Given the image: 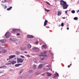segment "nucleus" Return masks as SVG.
<instances>
[{"instance_id": "56", "label": "nucleus", "mask_w": 79, "mask_h": 79, "mask_svg": "<svg viewBox=\"0 0 79 79\" xmlns=\"http://www.w3.org/2000/svg\"><path fill=\"white\" fill-rule=\"evenodd\" d=\"M71 65H72V64H70V66H71Z\"/></svg>"}, {"instance_id": "43", "label": "nucleus", "mask_w": 79, "mask_h": 79, "mask_svg": "<svg viewBox=\"0 0 79 79\" xmlns=\"http://www.w3.org/2000/svg\"><path fill=\"white\" fill-rule=\"evenodd\" d=\"M36 44H39V42H37V41L36 42Z\"/></svg>"}, {"instance_id": "27", "label": "nucleus", "mask_w": 79, "mask_h": 79, "mask_svg": "<svg viewBox=\"0 0 79 79\" xmlns=\"http://www.w3.org/2000/svg\"><path fill=\"white\" fill-rule=\"evenodd\" d=\"M78 18L77 17H74L73 19H74V20H77V19H78Z\"/></svg>"}, {"instance_id": "59", "label": "nucleus", "mask_w": 79, "mask_h": 79, "mask_svg": "<svg viewBox=\"0 0 79 79\" xmlns=\"http://www.w3.org/2000/svg\"><path fill=\"white\" fill-rule=\"evenodd\" d=\"M9 62H10V61H9Z\"/></svg>"}, {"instance_id": "7", "label": "nucleus", "mask_w": 79, "mask_h": 79, "mask_svg": "<svg viewBox=\"0 0 79 79\" xmlns=\"http://www.w3.org/2000/svg\"><path fill=\"white\" fill-rule=\"evenodd\" d=\"M20 32V30L19 29H13L12 32L13 33H15L16 32Z\"/></svg>"}, {"instance_id": "2", "label": "nucleus", "mask_w": 79, "mask_h": 79, "mask_svg": "<svg viewBox=\"0 0 79 79\" xmlns=\"http://www.w3.org/2000/svg\"><path fill=\"white\" fill-rule=\"evenodd\" d=\"M17 60L18 63H22L23 61H24V59H23L22 58H17Z\"/></svg>"}, {"instance_id": "16", "label": "nucleus", "mask_w": 79, "mask_h": 79, "mask_svg": "<svg viewBox=\"0 0 79 79\" xmlns=\"http://www.w3.org/2000/svg\"><path fill=\"white\" fill-rule=\"evenodd\" d=\"M15 63H16V61H13L11 62V64H15Z\"/></svg>"}, {"instance_id": "25", "label": "nucleus", "mask_w": 79, "mask_h": 79, "mask_svg": "<svg viewBox=\"0 0 79 79\" xmlns=\"http://www.w3.org/2000/svg\"><path fill=\"white\" fill-rule=\"evenodd\" d=\"M33 61L34 63H37V60H36V59H34L33 60Z\"/></svg>"}, {"instance_id": "11", "label": "nucleus", "mask_w": 79, "mask_h": 79, "mask_svg": "<svg viewBox=\"0 0 79 79\" xmlns=\"http://www.w3.org/2000/svg\"><path fill=\"white\" fill-rule=\"evenodd\" d=\"M27 37L28 38H34V36L32 35H27Z\"/></svg>"}, {"instance_id": "47", "label": "nucleus", "mask_w": 79, "mask_h": 79, "mask_svg": "<svg viewBox=\"0 0 79 79\" xmlns=\"http://www.w3.org/2000/svg\"><path fill=\"white\" fill-rule=\"evenodd\" d=\"M48 68H50V65H48Z\"/></svg>"}, {"instance_id": "37", "label": "nucleus", "mask_w": 79, "mask_h": 79, "mask_svg": "<svg viewBox=\"0 0 79 79\" xmlns=\"http://www.w3.org/2000/svg\"><path fill=\"white\" fill-rule=\"evenodd\" d=\"M23 72V70H22L20 72V73H22Z\"/></svg>"}, {"instance_id": "40", "label": "nucleus", "mask_w": 79, "mask_h": 79, "mask_svg": "<svg viewBox=\"0 0 79 79\" xmlns=\"http://www.w3.org/2000/svg\"><path fill=\"white\" fill-rule=\"evenodd\" d=\"M17 35H20V34L18 33L16 34Z\"/></svg>"}, {"instance_id": "22", "label": "nucleus", "mask_w": 79, "mask_h": 79, "mask_svg": "<svg viewBox=\"0 0 79 79\" xmlns=\"http://www.w3.org/2000/svg\"><path fill=\"white\" fill-rule=\"evenodd\" d=\"M47 74L48 76H51L52 75V74L50 73H47Z\"/></svg>"}, {"instance_id": "18", "label": "nucleus", "mask_w": 79, "mask_h": 79, "mask_svg": "<svg viewBox=\"0 0 79 79\" xmlns=\"http://www.w3.org/2000/svg\"><path fill=\"white\" fill-rule=\"evenodd\" d=\"M11 8H12V7L10 6L9 8H8L7 9V11H9V10H11Z\"/></svg>"}, {"instance_id": "35", "label": "nucleus", "mask_w": 79, "mask_h": 79, "mask_svg": "<svg viewBox=\"0 0 79 79\" xmlns=\"http://www.w3.org/2000/svg\"><path fill=\"white\" fill-rule=\"evenodd\" d=\"M47 71H49V70H50V68H48L47 69H46Z\"/></svg>"}, {"instance_id": "44", "label": "nucleus", "mask_w": 79, "mask_h": 79, "mask_svg": "<svg viewBox=\"0 0 79 79\" xmlns=\"http://www.w3.org/2000/svg\"><path fill=\"white\" fill-rule=\"evenodd\" d=\"M46 3H47V4H48V5H50V3H49V2H46Z\"/></svg>"}, {"instance_id": "50", "label": "nucleus", "mask_w": 79, "mask_h": 79, "mask_svg": "<svg viewBox=\"0 0 79 79\" xmlns=\"http://www.w3.org/2000/svg\"><path fill=\"white\" fill-rule=\"evenodd\" d=\"M67 30H69V27H67Z\"/></svg>"}, {"instance_id": "46", "label": "nucleus", "mask_w": 79, "mask_h": 79, "mask_svg": "<svg viewBox=\"0 0 79 79\" xmlns=\"http://www.w3.org/2000/svg\"><path fill=\"white\" fill-rule=\"evenodd\" d=\"M24 52L25 53H27V52L25 51Z\"/></svg>"}, {"instance_id": "23", "label": "nucleus", "mask_w": 79, "mask_h": 79, "mask_svg": "<svg viewBox=\"0 0 79 79\" xmlns=\"http://www.w3.org/2000/svg\"><path fill=\"white\" fill-rule=\"evenodd\" d=\"M37 68V65H34L33 69H35L36 68Z\"/></svg>"}, {"instance_id": "26", "label": "nucleus", "mask_w": 79, "mask_h": 79, "mask_svg": "<svg viewBox=\"0 0 79 79\" xmlns=\"http://www.w3.org/2000/svg\"><path fill=\"white\" fill-rule=\"evenodd\" d=\"M45 11H47V12H49V11H50V10H47V9L46 8L45 9Z\"/></svg>"}, {"instance_id": "55", "label": "nucleus", "mask_w": 79, "mask_h": 79, "mask_svg": "<svg viewBox=\"0 0 79 79\" xmlns=\"http://www.w3.org/2000/svg\"><path fill=\"white\" fill-rule=\"evenodd\" d=\"M51 71H52V69H51Z\"/></svg>"}, {"instance_id": "17", "label": "nucleus", "mask_w": 79, "mask_h": 79, "mask_svg": "<svg viewBox=\"0 0 79 79\" xmlns=\"http://www.w3.org/2000/svg\"><path fill=\"white\" fill-rule=\"evenodd\" d=\"M7 52V51H6V50H3L2 51V52L3 53H6Z\"/></svg>"}, {"instance_id": "1", "label": "nucleus", "mask_w": 79, "mask_h": 79, "mask_svg": "<svg viewBox=\"0 0 79 79\" xmlns=\"http://www.w3.org/2000/svg\"><path fill=\"white\" fill-rule=\"evenodd\" d=\"M60 5L62 6L63 9H67L69 6L68 5L66 4V2L63 0L60 1Z\"/></svg>"}, {"instance_id": "4", "label": "nucleus", "mask_w": 79, "mask_h": 79, "mask_svg": "<svg viewBox=\"0 0 79 79\" xmlns=\"http://www.w3.org/2000/svg\"><path fill=\"white\" fill-rule=\"evenodd\" d=\"M12 41L14 42H16V44H19V40H17L15 38L12 40Z\"/></svg>"}, {"instance_id": "15", "label": "nucleus", "mask_w": 79, "mask_h": 79, "mask_svg": "<svg viewBox=\"0 0 79 79\" xmlns=\"http://www.w3.org/2000/svg\"><path fill=\"white\" fill-rule=\"evenodd\" d=\"M42 66H43V64H40L38 67L40 69V68H42Z\"/></svg>"}, {"instance_id": "34", "label": "nucleus", "mask_w": 79, "mask_h": 79, "mask_svg": "<svg viewBox=\"0 0 79 79\" xmlns=\"http://www.w3.org/2000/svg\"><path fill=\"white\" fill-rule=\"evenodd\" d=\"M20 50H23V48L22 47L20 48Z\"/></svg>"}, {"instance_id": "42", "label": "nucleus", "mask_w": 79, "mask_h": 79, "mask_svg": "<svg viewBox=\"0 0 79 79\" xmlns=\"http://www.w3.org/2000/svg\"><path fill=\"white\" fill-rule=\"evenodd\" d=\"M68 10H66L65 11L66 14H67V12H68Z\"/></svg>"}, {"instance_id": "31", "label": "nucleus", "mask_w": 79, "mask_h": 79, "mask_svg": "<svg viewBox=\"0 0 79 79\" xmlns=\"http://www.w3.org/2000/svg\"><path fill=\"white\" fill-rule=\"evenodd\" d=\"M64 26V23H61V26L62 27H63Z\"/></svg>"}, {"instance_id": "12", "label": "nucleus", "mask_w": 79, "mask_h": 79, "mask_svg": "<svg viewBox=\"0 0 79 79\" xmlns=\"http://www.w3.org/2000/svg\"><path fill=\"white\" fill-rule=\"evenodd\" d=\"M57 15L58 16H60L61 15V11H59L57 12Z\"/></svg>"}, {"instance_id": "38", "label": "nucleus", "mask_w": 79, "mask_h": 79, "mask_svg": "<svg viewBox=\"0 0 79 79\" xmlns=\"http://www.w3.org/2000/svg\"><path fill=\"white\" fill-rule=\"evenodd\" d=\"M5 6H4V9H6V8H7V6H6V5H5Z\"/></svg>"}, {"instance_id": "9", "label": "nucleus", "mask_w": 79, "mask_h": 79, "mask_svg": "<svg viewBox=\"0 0 79 79\" xmlns=\"http://www.w3.org/2000/svg\"><path fill=\"white\" fill-rule=\"evenodd\" d=\"M6 66L5 65H3L2 66H1L0 67V68L1 69H6L7 68Z\"/></svg>"}, {"instance_id": "8", "label": "nucleus", "mask_w": 79, "mask_h": 79, "mask_svg": "<svg viewBox=\"0 0 79 79\" xmlns=\"http://www.w3.org/2000/svg\"><path fill=\"white\" fill-rule=\"evenodd\" d=\"M57 76L59 77V74H58V73H56L54 75V76H53V77H54V78H55V77H57Z\"/></svg>"}, {"instance_id": "30", "label": "nucleus", "mask_w": 79, "mask_h": 79, "mask_svg": "<svg viewBox=\"0 0 79 79\" xmlns=\"http://www.w3.org/2000/svg\"><path fill=\"white\" fill-rule=\"evenodd\" d=\"M11 63H7L6 64V65H10L11 64Z\"/></svg>"}, {"instance_id": "36", "label": "nucleus", "mask_w": 79, "mask_h": 79, "mask_svg": "<svg viewBox=\"0 0 79 79\" xmlns=\"http://www.w3.org/2000/svg\"><path fill=\"white\" fill-rule=\"evenodd\" d=\"M20 56L22 58H24V57L23 56Z\"/></svg>"}, {"instance_id": "6", "label": "nucleus", "mask_w": 79, "mask_h": 79, "mask_svg": "<svg viewBox=\"0 0 79 79\" xmlns=\"http://www.w3.org/2000/svg\"><path fill=\"white\" fill-rule=\"evenodd\" d=\"M32 50L35 52H38L39 51V48L37 47H33L32 48Z\"/></svg>"}, {"instance_id": "45", "label": "nucleus", "mask_w": 79, "mask_h": 79, "mask_svg": "<svg viewBox=\"0 0 79 79\" xmlns=\"http://www.w3.org/2000/svg\"><path fill=\"white\" fill-rule=\"evenodd\" d=\"M42 76H45V73H43V74H42Z\"/></svg>"}, {"instance_id": "3", "label": "nucleus", "mask_w": 79, "mask_h": 79, "mask_svg": "<svg viewBox=\"0 0 79 79\" xmlns=\"http://www.w3.org/2000/svg\"><path fill=\"white\" fill-rule=\"evenodd\" d=\"M15 56H15V55H11L9 56V58L7 59V60H10V59H12V58H15Z\"/></svg>"}, {"instance_id": "41", "label": "nucleus", "mask_w": 79, "mask_h": 79, "mask_svg": "<svg viewBox=\"0 0 79 79\" xmlns=\"http://www.w3.org/2000/svg\"><path fill=\"white\" fill-rule=\"evenodd\" d=\"M4 3H6V0H4Z\"/></svg>"}, {"instance_id": "10", "label": "nucleus", "mask_w": 79, "mask_h": 79, "mask_svg": "<svg viewBox=\"0 0 79 79\" xmlns=\"http://www.w3.org/2000/svg\"><path fill=\"white\" fill-rule=\"evenodd\" d=\"M48 23V21H47V20H45L44 23V26H46Z\"/></svg>"}, {"instance_id": "24", "label": "nucleus", "mask_w": 79, "mask_h": 79, "mask_svg": "<svg viewBox=\"0 0 79 79\" xmlns=\"http://www.w3.org/2000/svg\"><path fill=\"white\" fill-rule=\"evenodd\" d=\"M31 44H28V48H31Z\"/></svg>"}, {"instance_id": "5", "label": "nucleus", "mask_w": 79, "mask_h": 79, "mask_svg": "<svg viewBox=\"0 0 79 79\" xmlns=\"http://www.w3.org/2000/svg\"><path fill=\"white\" fill-rule=\"evenodd\" d=\"M5 35L6 37L7 38H9L10 35V33H9V32H7L6 33Z\"/></svg>"}, {"instance_id": "51", "label": "nucleus", "mask_w": 79, "mask_h": 79, "mask_svg": "<svg viewBox=\"0 0 79 79\" xmlns=\"http://www.w3.org/2000/svg\"><path fill=\"white\" fill-rule=\"evenodd\" d=\"M68 68H70V65H68Z\"/></svg>"}, {"instance_id": "49", "label": "nucleus", "mask_w": 79, "mask_h": 79, "mask_svg": "<svg viewBox=\"0 0 79 79\" xmlns=\"http://www.w3.org/2000/svg\"><path fill=\"white\" fill-rule=\"evenodd\" d=\"M65 18H65V17H63L62 18V19H65Z\"/></svg>"}, {"instance_id": "21", "label": "nucleus", "mask_w": 79, "mask_h": 79, "mask_svg": "<svg viewBox=\"0 0 79 79\" xmlns=\"http://www.w3.org/2000/svg\"><path fill=\"white\" fill-rule=\"evenodd\" d=\"M44 59H45V57H43L42 58H40V60L41 61H43V60H44Z\"/></svg>"}, {"instance_id": "14", "label": "nucleus", "mask_w": 79, "mask_h": 79, "mask_svg": "<svg viewBox=\"0 0 79 79\" xmlns=\"http://www.w3.org/2000/svg\"><path fill=\"white\" fill-rule=\"evenodd\" d=\"M1 42L3 43L6 42V40H0Z\"/></svg>"}, {"instance_id": "48", "label": "nucleus", "mask_w": 79, "mask_h": 79, "mask_svg": "<svg viewBox=\"0 0 79 79\" xmlns=\"http://www.w3.org/2000/svg\"><path fill=\"white\" fill-rule=\"evenodd\" d=\"M27 57H30V56H29V55H27Z\"/></svg>"}, {"instance_id": "20", "label": "nucleus", "mask_w": 79, "mask_h": 79, "mask_svg": "<svg viewBox=\"0 0 79 79\" xmlns=\"http://www.w3.org/2000/svg\"><path fill=\"white\" fill-rule=\"evenodd\" d=\"M47 51H44L43 52L41 53V54H46L47 53Z\"/></svg>"}, {"instance_id": "58", "label": "nucleus", "mask_w": 79, "mask_h": 79, "mask_svg": "<svg viewBox=\"0 0 79 79\" xmlns=\"http://www.w3.org/2000/svg\"><path fill=\"white\" fill-rule=\"evenodd\" d=\"M1 53V51H0V53Z\"/></svg>"}, {"instance_id": "53", "label": "nucleus", "mask_w": 79, "mask_h": 79, "mask_svg": "<svg viewBox=\"0 0 79 79\" xmlns=\"http://www.w3.org/2000/svg\"><path fill=\"white\" fill-rule=\"evenodd\" d=\"M60 26H61V25H60L59 26V27H60Z\"/></svg>"}, {"instance_id": "52", "label": "nucleus", "mask_w": 79, "mask_h": 79, "mask_svg": "<svg viewBox=\"0 0 79 79\" xmlns=\"http://www.w3.org/2000/svg\"><path fill=\"white\" fill-rule=\"evenodd\" d=\"M77 12H79V10H78L77 11Z\"/></svg>"}, {"instance_id": "28", "label": "nucleus", "mask_w": 79, "mask_h": 79, "mask_svg": "<svg viewBox=\"0 0 79 79\" xmlns=\"http://www.w3.org/2000/svg\"><path fill=\"white\" fill-rule=\"evenodd\" d=\"M71 13H75V10H72L71 11Z\"/></svg>"}, {"instance_id": "19", "label": "nucleus", "mask_w": 79, "mask_h": 79, "mask_svg": "<svg viewBox=\"0 0 79 79\" xmlns=\"http://www.w3.org/2000/svg\"><path fill=\"white\" fill-rule=\"evenodd\" d=\"M42 47H43V48H47V45H43L42 46Z\"/></svg>"}, {"instance_id": "57", "label": "nucleus", "mask_w": 79, "mask_h": 79, "mask_svg": "<svg viewBox=\"0 0 79 79\" xmlns=\"http://www.w3.org/2000/svg\"><path fill=\"white\" fill-rule=\"evenodd\" d=\"M2 6H4V5H3V4H2Z\"/></svg>"}, {"instance_id": "32", "label": "nucleus", "mask_w": 79, "mask_h": 79, "mask_svg": "<svg viewBox=\"0 0 79 79\" xmlns=\"http://www.w3.org/2000/svg\"><path fill=\"white\" fill-rule=\"evenodd\" d=\"M23 50H26V47H24L23 48Z\"/></svg>"}, {"instance_id": "13", "label": "nucleus", "mask_w": 79, "mask_h": 79, "mask_svg": "<svg viewBox=\"0 0 79 79\" xmlns=\"http://www.w3.org/2000/svg\"><path fill=\"white\" fill-rule=\"evenodd\" d=\"M21 65H22V64H17L15 65V66H16V67H18V66H19Z\"/></svg>"}, {"instance_id": "33", "label": "nucleus", "mask_w": 79, "mask_h": 79, "mask_svg": "<svg viewBox=\"0 0 79 79\" xmlns=\"http://www.w3.org/2000/svg\"><path fill=\"white\" fill-rule=\"evenodd\" d=\"M44 56V57H47V56L46 55H44L43 56Z\"/></svg>"}, {"instance_id": "39", "label": "nucleus", "mask_w": 79, "mask_h": 79, "mask_svg": "<svg viewBox=\"0 0 79 79\" xmlns=\"http://www.w3.org/2000/svg\"><path fill=\"white\" fill-rule=\"evenodd\" d=\"M2 45H5V43H2Z\"/></svg>"}, {"instance_id": "54", "label": "nucleus", "mask_w": 79, "mask_h": 79, "mask_svg": "<svg viewBox=\"0 0 79 79\" xmlns=\"http://www.w3.org/2000/svg\"><path fill=\"white\" fill-rule=\"evenodd\" d=\"M67 27H68V25H67Z\"/></svg>"}, {"instance_id": "29", "label": "nucleus", "mask_w": 79, "mask_h": 79, "mask_svg": "<svg viewBox=\"0 0 79 79\" xmlns=\"http://www.w3.org/2000/svg\"><path fill=\"white\" fill-rule=\"evenodd\" d=\"M16 54H17V55H19V52H18V51H16Z\"/></svg>"}, {"instance_id": "60", "label": "nucleus", "mask_w": 79, "mask_h": 79, "mask_svg": "<svg viewBox=\"0 0 79 79\" xmlns=\"http://www.w3.org/2000/svg\"><path fill=\"white\" fill-rule=\"evenodd\" d=\"M31 71H32V70H31Z\"/></svg>"}]
</instances>
